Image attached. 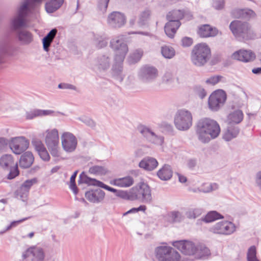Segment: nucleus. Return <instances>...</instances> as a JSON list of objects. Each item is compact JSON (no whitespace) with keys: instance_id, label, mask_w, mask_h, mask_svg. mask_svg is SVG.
Wrapping results in <instances>:
<instances>
[{"instance_id":"64","label":"nucleus","mask_w":261,"mask_h":261,"mask_svg":"<svg viewBox=\"0 0 261 261\" xmlns=\"http://www.w3.org/2000/svg\"><path fill=\"white\" fill-rule=\"evenodd\" d=\"M255 182L257 186L261 190V171H258L255 176Z\"/></svg>"},{"instance_id":"61","label":"nucleus","mask_w":261,"mask_h":261,"mask_svg":"<svg viewBox=\"0 0 261 261\" xmlns=\"http://www.w3.org/2000/svg\"><path fill=\"white\" fill-rule=\"evenodd\" d=\"M224 6V0H214L213 7L217 10L222 9Z\"/></svg>"},{"instance_id":"56","label":"nucleus","mask_w":261,"mask_h":261,"mask_svg":"<svg viewBox=\"0 0 261 261\" xmlns=\"http://www.w3.org/2000/svg\"><path fill=\"white\" fill-rule=\"evenodd\" d=\"M194 90L195 93L199 96L200 98L203 99L206 95V92L204 89L200 86H196L195 87Z\"/></svg>"},{"instance_id":"48","label":"nucleus","mask_w":261,"mask_h":261,"mask_svg":"<svg viewBox=\"0 0 261 261\" xmlns=\"http://www.w3.org/2000/svg\"><path fill=\"white\" fill-rule=\"evenodd\" d=\"M78 173V171H75L74 172L73 174L71 175L70 182L69 185V189L73 192L74 195H77L78 193V189L76 186L75 184V178L77 176V174Z\"/></svg>"},{"instance_id":"12","label":"nucleus","mask_w":261,"mask_h":261,"mask_svg":"<svg viewBox=\"0 0 261 261\" xmlns=\"http://www.w3.org/2000/svg\"><path fill=\"white\" fill-rule=\"evenodd\" d=\"M226 99V94L222 90H218L214 92L208 99V106L213 111H218L222 106Z\"/></svg>"},{"instance_id":"42","label":"nucleus","mask_w":261,"mask_h":261,"mask_svg":"<svg viewBox=\"0 0 261 261\" xmlns=\"http://www.w3.org/2000/svg\"><path fill=\"white\" fill-rule=\"evenodd\" d=\"M151 15V11L150 10L146 9L142 11L139 16L138 20V24L140 26H143L146 25Z\"/></svg>"},{"instance_id":"31","label":"nucleus","mask_w":261,"mask_h":261,"mask_svg":"<svg viewBox=\"0 0 261 261\" xmlns=\"http://www.w3.org/2000/svg\"><path fill=\"white\" fill-rule=\"evenodd\" d=\"M158 165L156 160L152 157L144 158L140 163L139 167L146 170L151 171L154 169Z\"/></svg>"},{"instance_id":"29","label":"nucleus","mask_w":261,"mask_h":261,"mask_svg":"<svg viewBox=\"0 0 261 261\" xmlns=\"http://www.w3.org/2000/svg\"><path fill=\"white\" fill-rule=\"evenodd\" d=\"M198 33L201 37L207 38L216 36L218 33V31L210 25L203 24L199 28Z\"/></svg>"},{"instance_id":"43","label":"nucleus","mask_w":261,"mask_h":261,"mask_svg":"<svg viewBox=\"0 0 261 261\" xmlns=\"http://www.w3.org/2000/svg\"><path fill=\"white\" fill-rule=\"evenodd\" d=\"M161 53L164 58L171 59L175 56V51L172 47L164 45L161 48Z\"/></svg>"},{"instance_id":"44","label":"nucleus","mask_w":261,"mask_h":261,"mask_svg":"<svg viewBox=\"0 0 261 261\" xmlns=\"http://www.w3.org/2000/svg\"><path fill=\"white\" fill-rule=\"evenodd\" d=\"M94 40L97 47L100 48L107 45V38L105 35L97 34L94 35Z\"/></svg>"},{"instance_id":"27","label":"nucleus","mask_w":261,"mask_h":261,"mask_svg":"<svg viewBox=\"0 0 261 261\" xmlns=\"http://www.w3.org/2000/svg\"><path fill=\"white\" fill-rule=\"evenodd\" d=\"M220 127L218 122L212 119H209L208 127H207L206 137H209L210 141L216 139L218 137L220 133Z\"/></svg>"},{"instance_id":"62","label":"nucleus","mask_w":261,"mask_h":261,"mask_svg":"<svg viewBox=\"0 0 261 261\" xmlns=\"http://www.w3.org/2000/svg\"><path fill=\"white\" fill-rule=\"evenodd\" d=\"M182 45L184 47H189L193 43V40L191 38L185 37L181 40Z\"/></svg>"},{"instance_id":"1","label":"nucleus","mask_w":261,"mask_h":261,"mask_svg":"<svg viewBox=\"0 0 261 261\" xmlns=\"http://www.w3.org/2000/svg\"><path fill=\"white\" fill-rule=\"evenodd\" d=\"M211 56V49L205 43L196 44L191 52V61L197 66L204 65L209 60Z\"/></svg>"},{"instance_id":"2","label":"nucleus","mask_w":261,"mask_h":261,"mask_svg":"<svg viewBox=\"0 0 261 261\" xmlns=\"http://www.w3.org/2000/svg\"><path fill=\"white\" fill-rule=\"evenodd\" d=\"M133 201H139L143 203L150 204L152 202L151 190L144 182H140L132 188Z\"/></svg>"},{"instance_id":"38","label":"nucleus","mask_w":261,"mask_h":261,"mask_svg":"<svg viewBox=\"0 0 261 261\" xmlns=\"http://www.w3.org/2000/svg\"><path fill=\"white\" fill-rule=\"evenodd\" d=\"M211 254L210 249L202 244H197L195 257L197 258H204Z\"/></svg>"},{"instance_id":"58","label":"nucleus","mask_w":261,"mask_h":261,"mask_svg":"<svg viewBox=\"0 0 261 261\" xmlns=\"http://www.w3.org/2000/svg\"><path fill=\"white\" fill-rule=\"evenodd\" d=\"M58 88L62 89H69L76 91H77V88L74 85L65 83H60L59 84Z\"/></svg>"},{"instance_id":"59","label":"nucleus","mask_w":261,"mask_h":261,"mask_svg":"<svg viewBox=\"0 0 261 261\" xmlns=\"http://www.w3.org/2000/svg\"><path fill=\"white\" fill-rule=\"evenodd\" d=\"M30 217H25L17 221H13L11 222V223L7 227V229L10 230L12 228L16 227L18 225L23 222V221L27 220Z\"/></svg>"},{"instance_id":"23","label":"nucleus","mask_w":261,"mask_h":261,"mask_svg":"<svg viewBox=\"0 0 261 261\" xmlns=\"http://www.w3.org/2000/svg\"><path fill=\"white\" fill-rule=\"evenodd\" d=\"M105 192L99 188L87 191L85 194V197L89 202L96 204L101 203L105 199Z\"/></svg>"},{"instance_id":"51","label":"nucleus","mask_w":261,"mask_h":261,"mask_svg":"<svg viewBox=\"0 0 261 261\" xmlns=\"http://www.w3.org/2000/svg\"><path fill=\"white\" fill-rule=\"evenodd\" d=\"M163 82L166 84H171L174 82V79L172 71L167 70L162 77Z\"/></svg>"},{"instance_id":"3","label":"nucleus","mask_w":261,"mask_h":261,"mask_svg":"<svg viewBox=\"0 0 261 261\" xmlns=\"http://www.w3.org/2000/svg\"><path fill=\"white\" fill-rule=\"evenodd\" d=\"M44 142L51 155L59 157L61 152L59 148V132L56 128L48 129L44 133Z\"/></svg>"},{"instance_id":"11","label":"nucleus","mask_w":261,"mask_h":261,"mask_svg":"<svg viewBox=\"0 0 261 261\" xmlns=\"http://www.w3.org/2000/svg\"><path fill=\"white\" fill-rule=\"evenodd\" d=\"M45 252L40 246L33 245L29 247L22 254V258L30 261H44Z\"/></svg>"},{"instance_id":"8","label":"nucleus","mask_w":261,"mask_h":261,"mask_svg":"<svg viewBox=\"0 0 261 261\" xmlns=\"http://www.w3.org/2000/svg\"><path fill=\"white\" fill-rule=\"evenodd\" d=\"M110 46L115 52L114 58L123 61L128 51L123 36H118L113 38L110 42Z\"/></svg>"},{"instance_id":"46","label":"nucleus","mask_w":261,"mask_h":261,"mask_svg":"<svg viewBox=\"0 0 261 261\" xmlns=\"http://www.w3.org/2000/svg\"><path fill=\"white\" fill-rule=\"evenodd\" d=\"M116 196L124 200L133 201L132 188L126 191L118 190Z\"/></svg>"},{"instance_id":"49","label":"nucleus","mask_w":261,"mask_h":261,"mask_svg":"<svg viewBox=\"0 0 261 261\" xmlns=\"http://www.w3.org/2000/svg\"><path fill=\"white\" fill-rule=\"evenodd\" d=\"M89 172L93 174L103 175L106 174V170L102 166H93L89 168Z\"/></svg>"},{"instance_id":"33","label":"nucleus","mask_w":261,"mask_h":261,"mask_svg":"<svg viewBox=\"0 0 261 261\" xmlns=\"http://www.w3.org/2000/svg\"><path fill=\"white\" fill-rule=\"evenodd\" d=\"M157 175L160 179L162 180H169L173 175V171L171 166L165 164L157 172Z\"/></svg>"},{"instance_id":"25","label":"nucleus","mask_w":261,"mask_h":261,"mask_svg":"<svg viewBox=\"0 0 261 261\" xmlns=\"http://www.w3.org/2000/svg\"><path fill=\"white\" fill-rule=\"evenodd\" d=\"M232 57L234 59L244 62H249L255 59V55L250 50L240 49L234 52L232 55Z\"/></svg>"},{"instance_id":"26","label":"nucleus","mask_w":261,"mask_h":261,"mask_svg":"<svg viewBox=\"0 0 261 261\" xmlns=\"http://www.w3.org/2000/svg\"><path fill=\"white\" fill-rule=\"evenodd\" d=\"M123 62L114 58V63L111 69L112 76L117 81L121 82L125 76L123 72Z\"/></svg>"},{"instance_id":"53","label":"nucleus","mask_w":261,"mask_h":261,"mask_svg":"<svg viewBox=\"0 0 261 261\" xmlns=\"http://www.w3.org/2000/svg\"><path fill=\"white\" fill-rule=\"evenodd\" d=\"M170 217L173 222H180L183 219L182 214L178 211H173L170 213Z\"/></svg>"},{"instance_id":"28","label":"nucleus","mask_w":261,"mask_h":261,"mask_svg":"<svg viewBox=\"0 0 261 261\" xmlns=\"http://www.w3.org/2000/svg\"><path fill=\"white\" fill-rule=\"evenodd\" d=\"M244 114L243 112L237 109L230 112L227 116V122L229 125L238 124L243 120Z\"/></svg>"},{"instance_id":"41","label":"nucleus","mask_w":261,"mask_h":261,"mask_svg":"<svg viewBox=\"0 0 261 261\" xmlns=\"http://www.w3.org/2000/svg\"><path fill=\"white\" fill-rule=\"evenodd\" d=\"M203 212L201 208H191L188 209L186 212V217L190 219H195L199 217Z\"/></svg>"},{"instance_id":"55","label":"nucleus","mask_w":261,"mask_h":261,"mask_svg":"<svg viewBox=\"0 0 261 261\" xmlns=\"http://www.w3.org/2000/svg\"><path fill=\"white\" fill-rule=\"evenodd\" d=\"M39 116H40V114L38 109L33 110L26 112V118L27 119H33Z\"/></svg>"},{"instance_id":"18","label":"nucleus","mask_w":261,"mask_h":261,"mask_svg":"<svg viewBox=\"0 0 261 261\" xmlns=\"http://www.w3.org/2000/svg\"><path fill=\"white\" fill-rule=\"evenodd\" d=\"M209 119L204 118L198 121L195 126L196 134L199 141L202 143H207L210 142L209 137L207 136L206 131L208 127Z\"/></svg>"},{"instance_id":"13","label":"nucleus","mask_w":261,"mask_h":261,"mask_svg":"<svg viewBox=\"0 0 261 261\" xmlns=\"http://www.w3.org/2000/svg\"><path fill=\"white\" fill-rule=\"evenodd\" d=\"M229 28L236 37L243 39L248 38L250 30L248 23L234 20L230 23Z\"/></svg>"},{"instance_id":"17","label":"nucleus","mask_w":261,"mask_h":261,"mask_svg":"<svg viewBox=\"0 0 261 261\" xmlns=\"http://www.w3.org/2000/svg\"><path fill=\"white\" fill-rule=\"evenodd\" d=\"M29 144V140L25 137H18L11 139L9 142V147L14 153L20 154L28 149Z\"/></svg>"},{"instance_id":"6","label":"nucleus","mask_w":261,"mask_h":261,"mask_svg":"<svg viewBox=\"0 0 261 261\" xmlns=\"http://www.w3.org/2000/svg\"><path fill=\"white\" fill-rule=\"evenodd\" d=\"M30 12V3L24 2L19 8L17 13L12 19L11 25L12 30L16 31L27 25L25 18Z\"/></svg>"},{"instance_id":"14","label":"nucleus","mask_w":261,"mask_h":261,"mask_svg":"<svg viewBox=\"0 0 261 261\" xmlns=\"http://www.w3.org/2000/svg\"><path fill=\"white\" fill-rule=\"evenodd\" d=\"M62 146L63 150L67 153L74 152L77 145V140L71 133L66 132L61 136Z\"/></svg>"},{"instance_id":"21","label":"nucleus","mask_w":261,"mask_h":261,"mask_svg":"<svg viewBox=\"0 0 261 261\" xmlns=\"http://www.w3.org/2000/svg\"><path fill=\"white\" fill-rule=\"evenodd\" d=\"M158 75L157 69L149 66L142 67L138 72L139 78L144 83H150L153 81Z\"/></svg>"},{"instance_id":"5","label":"nucleus","mask_w":261,"mask_h":261,"mask_svg":"<svg viewBox=\"0 0 261 261\" xmlns=\"http://www.w3.org/2000/svg\"><path fill=\"white\" fill-rule=\"evenodd\" d=\"M174 124L176 129L179 130H189L193 124V116L191 112L186 109L177 110L174 115Z\"/></svg>"},{"instance_id":"52","label":"nucleus","mask_w":261,"mask_h":261,"mask_svg":"<svg viewBox=\"0 0 261 261\" xmlns=\"http://www.w3.org/2000/svg\"><path fill=\"white\" fill-rule=\"evenodd\" d=\"M10 171L8 175V178L12 179L15 178L19 174V171L17 167V164L16 163L15 165L9 168Z\"/></svg>"},{"instance_id":"20","label":"nucleus","mask_w":261,"mask_h":261,"mask_svg":"<svg viewBox=\"0 0 261 261\" xmlns=\"http://www.w3.org/2000/svg\"><path fill=\"white\" fill-rule=\"evenodd\" d=\"M78 184L79 185L81 184H86L88 185L97 186L98 187L103 188L110 192L114 193L116 196L118 191V190L108 186L102 181L88 177L84 173V172L82 173L80 175L79 179L78 180Z\"/></svg>"},{"instance_id":"35","label":"nucleus","mask_w":261,"mask_h":261,"mask_svg":"<svg viewBox=\"0 0 261 261\" xmlns=\"http://www.w3.org/2000/svg\"><path fill=\"white\" fill-rule=\"evenodd\" d=\"M240 132V129L238 126L233 125H229L226 131L224 132L223 138L226 141H229L232 139L236 138Z\"/></svg>"},{"instance_id":"32","label":"nucleus","mask_w":261,"mask_h":261,"mask_svg":"<svg viewBox=\"0 0 261 261\" xmlns=\"http://www.w3.org/2000/svg\"><path fill=\"white\" fill-rule=\"evenodd\" d=\"M224 216L216 211H212L208 212L207 214L202 219L197 220V223L199 224L201 222L211 223L215 221L222 219Z\"/></svg>"},{"instance_id":"36","label":"nucleus","mask_w":261,"mask_h":261,"mask_svg":"<svg viewBox=\"0 0 261 261\" xmlns=\"http://www.w3.org/2000/svg\"><path fill=\"white\" fill-rule=\"evenodd\" d=\"M57 33L56 29H52L42 39L43 47L45 51H48L49 46Z\"/></svg>"},{"instance_id":"24","label":"nucleus","mask_w":261,"mask_h":261,"mask_svg":"<svg viewBox=\"0 0 261 261\" xmlns=\"http://www.w3.org/2000/svg\"><path fill=\"white\" fill-rule=\"evenodd\" d=\"M32 144L35 150L44 161L50 160L49 154L42 142L39 139L34 138L32 140Z\"/></svg>"},{"instance_id":"45","label":"nucleus","mask_w":261,"mask_h":261,"mask_svg":"<svg viewBox=\"0 0 261 261\" xmlns=\"http://www.w3.org/2000/svg\"><path fill=\"white\" fill-rule=\"evenodd\" d=\"M219 186L216 183H204L200 187V191L209 193L218 189Z\"/></svg>"},{"instance_id":"34","label":"nucleus","mask_w":261,"mask_h":261,"mask_svg":"<svg viewBox=\"0 0 261 261\" xmlns=\"http://www.w3.org/2000/svg\"><path fill=\"white\" fill-rule=\"evenodd\" d=\"M34 161V158L32 152L27 151L21 155L19 160V165L23 168L30 167Z\"/></svg>"},{"instance_id":"7","label":"nucleus","mask_w":261,"mask_h":261,"mask_svg":"<svg viewBox=\"0 0 261 261\" xmlns=\"http://www.w3.org/2000/svg\"><path fill=\"white\" fill-rule=\"evenodd\" d=\"M155 255L159 261H180V254L173 248L162 245L155 249Z\"/></svg>"},{"instance_id":"50","label":"nucleus","mask_w":261,"mask_h":261,"mask_svg":"<svg viewBox=\"0 0 261 261\" xmlns=\"http://www.w3.org/2000/svg\"><path fill=\"white\" fill-rule=\"evenodd\" d=\"M248 261H259L256 257V247L254 246H251L247 252Z\"/></svg>"},{"instance_id":"30","label":"nucleus","mask_w":261,"mask_h":261,"mask_svg":"<svg viewBox=\"0 0 261 261\" xmlns=\"http://www.w3.org/2000/svg\"><path fill=\"white\" fill-rule=\"evenodd\" d=\"M134 183V179L131 176L114 179L111 181V184L120 188H128Z\"/></svg>"},{"instance_id":"10","label":"nucleus","mask_w":261,"mask_h":261,"mask_svg":"<svg viewBox=\"0 0 261 261\" xmlns=\"http://www.w3.org/2000/svg\"><path fill=\"white\" fill-rule=\"evenodd\" d=\"M111 58L108 55H100L93 61L91 68L97 74L105 73L111 65Z\"/></svg>"},{"instance_id":"47","label":"nucleus","mask_w":261,"mask_h":261,"mask_svg":"<svg viewBox=\"0 0 261 261\" xmlns=\"http://www.w3.org/2000/svg\"><path fill=\"white\" fill-rule=\"evenodd\" d=\"M143 55V50L139 48L135 50L132 54L129 56L130 62L132 63H135L138 62L141 58Z\"/></svg>"},{"instance_id":"40","label":"nucleus","mask_w":261,"mask_h":261,"mask_svg":"<svg viewBox=\"0 0 261 261\" xmlns=\"http://www.w3.org/2000/svg\"><path fill=\"white\" fill-rule=\"evenodd\" d=\"M19 40L23 44H29L33 41L32 34L27 30H21L17 32Z\"/></svg>"},{"instance_id":"60","label":"nucleus","mask_w":261,"mask_h":261,"mask_svg":"<svg viewBox=\"0 0 261 261\" xmlns=\"http://www.w3.org/2000/svg\"><path fill=\"white\" fill-rule=\"evenodd\" d=\"M109 1L110 0H98V7L99 9L102 11H106Z\"/></svg>"},{"instance_id":"16","label":"nucleus","mask_w":261,"mask_h":261,"mask_svg":"<svg viewBox=\"0 0 261 261\" xmlns=\"http://www.w3.org/2000/svg\"><path fill=\"white\" fill-rule=\"evenodd\" d=\"M139 131L149 142L158 146H162L163 144L164 137L162 135L155 134L150 128L142 126L139 128Z\"/></svg>"},{"instance_id":"19","label":"nucleus","mask_w":261,"mask_h":261,"mask_svg":"<svg viewBox=\"0 0 261 261\" xmlns=\"http://www.w3.org/2000/svg\"><path fill=\"white\" fill-rule=\"evenodd\" d=\"M173 245L185 255H195L197 244L190 241L180 240L174 242Z\"/></svg>"},{"instance_id":"54","label":"nucleus","mask_w":261,"mask_h":261,"mask_svg":"<svg viewBox=\"0 0 261 261\" xmlns=\"http://www.w3.org/2000/svg\"><path fill=\"white\" fill-rule=\"evenodd\" d=\"M77 119L82 121V122L84 123L85 124L89 126L93 127L95 126L94 122L89 117L86 116H82L78 117Z\"/></svg>"},{"instance_id":"57","label":"nucleus","mask_w":261,"mask_h":261,"mask_svg":"<svg viewBox=\"0 0 261 261\" xmlns=\"http://www.w3.org/2000/svg\"><path fill=\"white\" fill-rule=\"evenodd\" d=\"M221 78V76H213L208 78L206 80L205 83L207 84L215 85L220 81Z\"/></svg>"},{"instance_id":"39","label":"nucleus","mask_w":261,"mask_h":261,"mask_svg":"<svg viewBox=\"0 0 261 261\" xmlns=\"http://www.w3.org/2000/svg\"><path fill=\"white\" fill-rule=\"evenodd\" d=\"M15 164L13 156L11 154H5L0 159V165L4 169H9Z\"/></svg>"},{"instance_id":"15","label":"nucleus","mask_w":261,"mask_h":261,"mask_svg":"<svg viewBox=\"0 0 261 261\" xmlns=\"http://www.w3.org/2000/svg\"><path fill=\"white\" fill-rule=\"evenodd\" d=\"M126 18L124 14L119 11H113L110 13L107 18L109 27L112 29H119L126 23Z\"/></svg>"},{"instance_id":"4","label":"nucleus","mask_w":261,"mask_h":261,"mask_svg":"<svg viewBox=\"0 0 261 261\" xmlns=\"http://www.w3.org/2000/svg\"><path fill=\"white\" fill-rule=\"evenodd\" d=\"M184 17V12L180 10H175L169 12L167 15L168 22L164 27L166 34L170 38H173L177 30L180 25L179 20Z\"/></svg>"},{"instance_id":"9","label":"nucleus","mask_w":261,"mask_h":261,"mask_svg":"<svg viewBox=\"0 0 261 261\" xmlns=\"http://www.w3.org/2000/svg\"><path fill=\"white\" fill-rule=\"evenodd\" d=\"M209 230L214 234L229 236L236 231V226L231 221L222 220L212 225Z\"/></svg>"},{"instance_id":"63","label":"nucleus","mask_w":261,"mask_h":261,"mask_svg":"<svg viewBox=\"0 0 261 261\" xmlns=\"http://www.w3.org/2000/svg\"><path fill=\"white\" fill-rule=\"evenodd\" d=\"M9 141L6 138H0V150H2L6 148L7 145H9Z\"/></svg>"},{"instance_id":"22","label":"nucleus","mask_w":261,"mask_h":261,"mask_svg":"<svg viewBox=\"0 0 261 261\" xmlns=\"http://www.w3.org/2000/svg\"><path fill=\"white\" fill-rule=\"evenodd\" d=\"M36 182V179L25 180L15 192V197L23 202L27 201L30 188Z\"/></svg>"},{"instance_id":"37","label":"nucleus","mask_w":261,"mask_h":261,"mask_svg":"<svg viewBox=\"0 0 261 261\" xmlns=\"http://www.w3.org/2000/svg\"><path fill=\"white\" fill-rule=\"evenodd\" d=\"M64 0H50L45 4L47 13H51L59 9L63 4Z\"/></svg>"}]
</instances>
